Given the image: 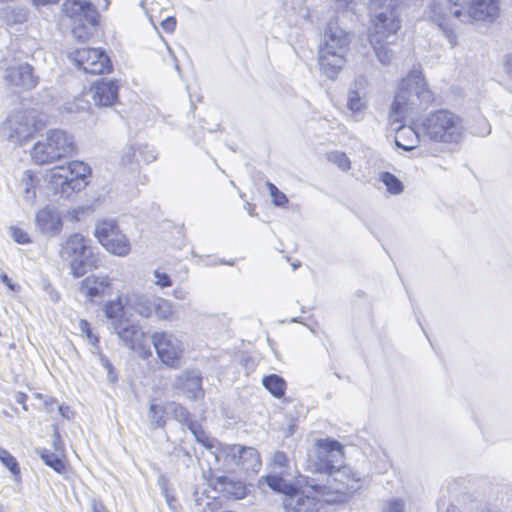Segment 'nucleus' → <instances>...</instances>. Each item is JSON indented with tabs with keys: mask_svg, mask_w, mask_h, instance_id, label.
Listing matches in <instances>:
<instances>
[{
	"mask_svg": "<svg viewBox=\"0 0 512 512\" xmlns=\"http://www.w3.org/2000/svg\"><path fill=\"white\" fill-rule=\"evenodd\" d=\"M371 18L375 17L380 23L381 19L399 18L397 0H371L370 4ZM378 26L381 28L380 24Z\"/></svg>",
	"mask_w": 512,
	"mask_h": 512,
	"instance_id": "obj_26",
	"label": "nucleus"
},
{
	"mask_svg": "<svg viewBox=\"0 0 512 512\" xmlns=\"http://www.w3.org/2000/svg\"><path fill=\"white\" fill-rule=\"evenodd\" d=\"M367 86L368 80L363 75L356 77L351 84L347 94V107L353 113L359 112L365 107L363 95Z\"/></svg>",
	"mask_w": 512,
	"mask_h": 512,
	"instance_id": "obj_23",
	"label": "nucleus"
},
{
	"mask_svg": "<svg viewBox=\"0 0 512 512\" xmlns=\"http://www.w3.org/2000/svg\"><path fill=\"white\" fill-rule=\"evenodd\" d=\"M0 281L11 291H17L18 286L12 282V280L8 277L7 274L0 271Z\"/></svg>",
	"mask_w": 512,
	"mask_h": 512,
	"instance_id": "obj_52",
	"label": "nucleus"
},
{
	"mask_svg": "<svg viewBox=\"0 0 512 512\" xmlns=\"http://www.w3.org/2000/svg\"><path fill=\"white\" fill-rule=\"evenodd\" d=\"M153 305V312L160 320L170 319L174 313L173 303L165 298L154 297Z\"/></svg>",
	"mask_w": 512,
	"mask_h": 512,
	"instance_id": "obj_36",
	"label": "nucleus"
},
{
	"mask_svg": "<svg viewBox=\"0 0 512 512\" xmlns=\"http://www.w3.org/2000/svg\"><path fill=\"white\" fill-rule=\"evenodd\" d=\"M216 488L221 492L233 496L235 499H242L246 495V488L240 481H234L227 476L216 478Z\"/></svg>",
	"mask_w": 512,
	"mask_h": 512,
	"instance_id": "obj_30",
	"label": "nucleus"
},
{
	"mask_svg": "<svg viewBox=\"0 0 512 512\" xmlns=\"http://www.w3.org/2000/svg\"><path fill=\"white\" fill-rule=\"evenodd\" d=\"M93 512H106V510L102 505L94 504Z\"/></svg>",
	"mask_w": 512,
	"mask_h": 512,
	"instance_id": "obj_63",
	"label": "nucleus"
},
{
	"mask_svg": "<svg viewBox=\"0 0 512 512\" xmlns=\"http://www.w3.org/2000/svg\"><path fill=\"white\" fill-rule=\"evenodd\" d=\"M111 281L107 276L90 275L81 281L79 293L91 302H100L111 292Z\"/></svg>",
	"mask_w": 512,
	"mask_h": 512,
	"instance_id": "obj_16",
	"label": "nucleus"
},
{
	"mask_svg": "<svg viewBox=\"0 0 512 512\" xmlns=\"http://www.w3.org/2000/svg\"><path fill=\"white\" fill-rule=\"evenodd\" d=\"M69 58L77 69L88 74H104L112 69L110 58L101 49L79 48L70 53Z\"/></svg>",
	"mask_w": 512,
	"mask_h": 512,
	"instance_id": "obj_12",
	"label": "nucleus"
},
{
	"mask_svg": "<svg viewBox=\"0 0 512 512\" xmlns=\"http://www.w3.org/2000/svg\"><path fill=\"white\" fill-rule=\"evenodd\" d=\"M72 33L73 35L76 37V38H79V39H82V35H81V28L80 27H76L72 30Z\"/></svg>",
	"mask_w": 512,
	"mask_h": 512,
	"instance_id": "obj_62",
	"label": "nucleus"
},
{
	"mask_svg": "<svg viewBox=\"0 0 512 512\" xmlns=\"http://www.w3.org/2000/svg\"><path fill=\"white\" fill-rule=\"evenodd\" d=\"M101 362L103 366L107 369L108 373L110 374L112 370V365L109 362V360L105 356H101Z\"/></svg>",
	"mask_w": 512,
	"mask_h": 512,
	"instance_id": "obj_60",
	"label": "nucleus"
},
{
	"mask_svg": "<svg viewBox=\"0 0 512 512\" xmlns=\"http://www.w3.org/2000/svg\"><path fill=\"white\" fill-rule=\"evenodd\" d=\"M380 180L386 186L389 193L398 195L403 192V183L394 174L390 172H382Z\"/></svg>",
	"mask_w": 512,
	"mask_h": 512,
	"instance_id": "obj_38",
	"label": "nucleus"
},
{
	"mask_svg": "<svg viewBox=\"0 0 512 512\" xmlns=\"http://www.w3.org/2000/svg\"><path fill=\"white\" fill-rule=\"evenodd\" d=\"M38 229L43 234H57L61 231L62 221L58 211L51 206L40 209L35 216Z\"/></svg>",
	"mask_w": 512,
	"mask_h": 512,
	"instance_id": "obj_21",
	"label": "nucleus"
},
{
	"mask_svg": "<svg viewBox=\"0 0 512 512\" xmlns=\"http://www.w3.org/2000/svg\"><path fill=\"white\" fill-rule=\"evenodd\" d=\"M91 174V168L82 161H71L66 166L52 168L45 176L50 189L63 198L84 189Z\"/></svg>",
	"mask_w": 512,
	"mask_h": 512,
	"instance_id": "obj_5",
	"label": "nucleus"
},
{
	"mask_svg": "<svg viewBox=\"0 0 512 512\" xmlns=\"http://www.w3.org/2000/svg\"><path fill=\"white\" fill-rule=\"evenodd\" d=\"M153 274L156 279L155 284L158 285L159 287L166 288L171 287L173 285V282L167 273L155 270Z\"/></svg>",
	"mask_w": 512,
	"mask_h": 512,
	"instance_id": "obj_48",
	"label": "nucleus"
},
{
	"mask_svg": "<svg viewBox=\"0 0 512 512\" xmlns=\"http://www.w3.org/2000/svg\"><path fill=\"white\" fill-rule=\"evenodd\" d=\"M453 16L461 22L469 19L493 22L499 13L498 0H448Z\"/></svg>",
	"mask_w": 512,
	"mask_h": 512,
	"instance_id": "obj_9",
	"label": "nucleus"
},
{
	"mask_svg": "<svg viewBox=\"0 0 512 512\" xmlns=\"http://www.w3.org/2000/svg\"><path fill=\"white\" fill-rule=\"evenodd\" d=\"M139 5L146 11V14L150 18L151 22L154 23V20H153V17H154L153 12L155 11L154 8L153 7H151L150 9L146 8L144 0H140Z\"/></svg>",
	"mask_w": 512,
	"mask_h": 512,
	"instance_id": "obj_57",
	"label": "nucleus"
},
{
	"mask_svg": "<svg viewBox=\"0 0 512 512\" xmlns=\"http://www.w3.org/2000/svg\"><path fill=\"white\" fill-rule=\"evenodd\" d=\"M53 447L55 450L54 452L64 455V446L61 441L60 434L56 430L54 431V434H53Z\"/></svg>",
	"mask_w": 512,
	"mask_h": 512,
	"instance_id": "obj_51",
	"label": "nucleus"
},
{
	"mask_svg": "<svg viewBox=\"0 0 512 512\" xmlns=\"http://www.w3.org/2000/svg\"><path fill=\"white\" fill-rule=\"evenodd\" d=\"M504 69L507 75L512 78V55L506 57L504 61Z\"/></svg>",
	"mask_w": 512,
	"mask_h": 512,
	"instance_id": "obj_56",
	"label": "nucleus"
},
{
	"mask_svg": "<svg viewBox=\"0 0 512 512\" xmlns=\"http://www.w3.org/2000/svg\"><path fill=\"white\" fill-rule=\"evenodd\" d=\"M350 41L349 33L341 28L337 21L332 20L328 23L318 58L321 72L328 78L335 79L344 66Z\"/></svg>",
	"mask_w": 512,
	"mask_h": 512,
	"instance_id": "obj_1",
	"label": "nucleus"
},
{
	"mask_svg": "<svg viewBox=\"0 0 512 512\" xmlns=\"http://www.w3.org/2000/svg\"><path fill=\"white\" fill-rule=\"evenodd\" d=\"M59 411L63 417L69 418V416H68L69 408L68 407L59 406Z\"/></svg>",
	"mask_w": 512,
	"mask_h": 512,
	"instance_id": "obj_61",
	"label": "nucleus"
},
{
	"mask_svg": "<svg viewBox=\"0 0 512 512\" xmlns=\"http://www.w3.org/2000/svg\"><path fill=\"white\" fill-rule=\"evenodd\" d=\"M11 236L14 239L15 242L19 244H28L30 243V237L29 235L18 227H11L10 228Z\"/></svg>",
	"mask_w": 512,
	"mask_h": 512,
	"instance_id": "obj_47",
	"label": "nucleus"
},
{
	"mask_svg": "<svg viewBox=\"0 0 512 512\" xmlns=\"http://www.w3.org/2000/svg\"><path fill=\"white\" fill-rule=\"evenodd\" d=\"M423 137L441 143H458L464 134L463 120L455 113L439 109L420 120Z\"/></svg>",
	"mask_w": 512,
	"mask_h": 512,
	"instance_id": "obj_4",
	"label": "nucleus"
},
{
	"mask_svg": "<svg viewBox=\"0 0 512 512\" xmlns=\"http://www.w3.org/2000/svg\"><path fill=\"white\" fill-rule=\"evenodd\" d=\"M327 484H321L316 479L306 477V485L317 495L325 496L336 492L341 494L356 492L361 487V478L357 473L352 472L349 467L341 466L331 477Z\"/></svg>",
	"mask_w": 512,
	"mask_h": 512,
	"instance_id": "obj_10",
	"label": "nucleus"
},
{
	"mask_svg": "<svg viewBox=\"0 0 512 512\" xmlns=\"http://www.w3.org/2000/svg\"><path fill=\"white\" fill-rule=\"evenodd\" d=\"M264 481L269 488L277 493L285 495L283 502L287 512H318L319 500L315 496L305 495L299 492L297 487L277 474H268L262 477L260 481Z\"/></svg>",
	"mask_w": 512,
	"mask_h": 512,
	"instance_id": "obj_7",
	"label": "nucleus"
},
{
	"mask_svg": "<svg viewBox=\"0 0 512 512\" xmlns=\"http://www.w3.org/2000/svg\"><path fill=\"white\" fill-rule=\"evenodd\" d=\"M133 152L130 153V165L132 164V159L137 164H148L152 161H154L157 157L156 152L152 146L149 144H136L132 148ZM132 170V167L130 166V171Z\"/></svg>",
	"mask_w": 512,
	"mask_h": 512,
	"instance_id": "obj_33",
	"label": "nucleus"
},
{
	"mask_svg": "<svg viewBox=\"0 0 512 512\" xmlns=\"http://www.w3.org/2000/svg\"><path fill=\"white\" fill-rule=\"evenodd\" d=\"M161 27L164 31L172 33L176 28L175 17L168 16L160 22Z\"/></svg>",
	"mask_w": 512,
	"mask_h": 512,
	"instance_id": "obj_50",
	"label": "nucleus"
},
{
	"mask_svg": "<svg viewBox=\"0 0 512 512\" xmlns=\"http://www.w3.org/2000/svg\"><path fill=\"white\" fill-rule=\"evenodd\" d=\"M272 464L274 471L271 474H277L286 479V470L289 467V459L286 453L282 451L275 452L272 458Z\"/></svg>",
	"mask_w": 512,
	"mask_h": 512,
	"instance_id": "obj_40",
	"label": "nucleus"
},
{
	"mask_svg": "<svg viewBox=\"0 0 512 512\" xmlns=\"http://www.w3.org/2000/svg\"><path fill=\"white\" fill-rule=\"evenodd\" d=\"M421 137H423V134L420 129V123L416 124L415 127L403 126L397 131L395 144L405 151H411L417 147Z\"/></svg>",
	"mask_w": 512,
	"mask_h": 512,
	"instance_id": "obj_24",
	"label": "nucleus"
},
{
	"mask_svg": "<svg viewBox=\"0 0 512 512\" xmlns=\"http://www.w3.org/2000/svg\"><path fill=\"white\" fill-rule=\"evenodd\" d=\"M430 18L433 23H435L438 28L443 32L444 36L447 38L448 42L451 44V46H454L457 42V35L454 31V26L450 22V19L441 13L440 6L434 5Z\"/></svg>",
	"mask_w": 512,
	"mask_h": 512,
	"instance_id": "obj_27",
	"label": "nucleus"
},
{
	"mask_svg": "<svg viewBox=\"0 0 512 512\" xmlns=\"http://www.w3.org/2000/svg\"><path fill=\"white\" fill-rule=\"evenodd\" d=\"M61 256L69 262L70 273L75 278L84 276L88 269L98 267V259L81 234L71 235L61 250Z\"/></svg>",
	"mask_w": 512,
	"mask_h": 512,
	"instance_id": "obj_8",
	"label": "nucleus"
},
{
	"mask_svg": "<svg viewBox=\"0 0 512 512\" xmlns=\"http://www.w3.org/2000/svg\"><path fill=\"white\" fill-rule=\"evenodd\" d=\"M63 9L68 17L83 24L86 22L91 27H95L98 24V11L89 1L67 0L63 5Z\"/></svg>",
	"mask_w": 512,
	"mask_h": 512,
	"instance_id": "obj_15",
	"label": "nucleus"
},
{
	"mask_svg": "<svg viewBox=\"0 0 512 512\" xmlns=\"http://www.w3.org/2000/svg\"><path fill=\"white\" fill-rule=\"evenodd\" d=\"M92 99L97 106H111L118 98V86L114 80L101 78L90 88Z\"/></svg>",
	"mask_w": 512,
	"mask_h": 512,
	"instance_id": "obj_19",
	"label": "nucleus"
},
{
	"mask_svg": "<svg viewBox=\"0 0 512 512\" xmlns=\"http://www.w3.org/2000/svg\"><path fill=\"white\" fill-rule=\"evenodd\" d=\"M32 1H33L34 5L41 6V5H47V4H55L59 0H32Z\"/></svg>",
	"mask_w": 512,
	"mask_h": 512,
	"instance_id": "obj_59",
	"label": "nucleus"
},
{
	"mask_svg": "<svg viewBox=\"0 0 512 512\" xmlns=\"http://www.w3.org/2000/svg\"><path fill=\"white\" fill-rule=\"evenodd\" d=\"M266 186L269 190V194L272 198V202L275 206L280 208L287 207L289 200L286 194L280 191L275 184L270 181L266 182Z\"/></svg>",
	"mask_w": 512,
	"mask_h": 512,
	"instance_id": "obj_42",
	"label": "nucleus"
},
{
	"mask_svg": "<svg viewBox=\"0 0 512 512\" xmlns=\"http://www.w3.org/2000/svg\"><path fill=\"white\" fill-rule=\"evenodd\" d=\"M189 292L183 288H176L173 291V296L178 300H186L188 298Z\"/></svg>",
	"mask_w": 512,
	"mask_h": 512,
	"instance_id": "obj_53",
	"label": "nucleus"
},
{
	"mask_svg": "<svg viewBox=\"0 0 512 512\" xmlns=\"http://www.w3.org/2000/svg\"><path fill=\"white\" fill-rule=\"evenodd\" d=\"M36 453L39 455L45 465L52 468L58 474H64L67 470L64 455L53 452L46 448H36Z\"/></svg>",
	"mask_w": 512,
	"mask_h": 512,
	"instance_id": "obj_31",
	"label": "nucleus"
},
{
	"mask_svg": "<svg viewBox=\"0 0 512 512\" xmlns=\"http://www.w3.org/2000/svg\"><path fill=\"white\" fill-rule=\"evenodd\" d=\"M343 445L336 439L327 437L315 440L307 452L305 469L313 474L330 478L343 464Z\"/></svg>",
	"mask_w": 512,
	"mask_h": 512,
	"instance_id": "obj_3",
	"label": "nucleus"
},
{
	"mask_svg": "<svg viewBox=\"0 0 512 512\" xmlns=\"http://www.w3.org/2000/svg\"><path fill=\"white\" fill-rule=\"evenodd\" d=\"M45 126V121L37 115L35 110L17 113L6 122L5 129L9 130V139L16 143H22L31 138L34 133Z\"/></svg>",
	"mask_w": 512,
	"mask_h": 512,
	"instance_id": "obj_11",
	"label": "nucleus"
},
{
	"mask_svg": "<svg viewBox=\"0 0 512 512\" xmlns=\"http://www.w3.org/2000/svg\"><path fill=\"white\" fill-rule=\"evenodd\" d=\"M157 483L161 490V494H166L167 492H169L168 481L163 475H160L158 477Z\"/></svg>",
	"mask_w": 512,
	"mask_h": 512,
	"instance_id": "obj_54",
	"label": "nucleus"
},
{
	"mask_svg": "<svg viewBox=\"0 0 512 512\" xmlns=\"http://www.w3.org/2000/svg\"><path fill=\"white\" fill-rule=\"evenodd\" d=\"M165 410L156 404H151L150 406V419L152 424L156 427H164L166 424L164 414Z\"/></svg>",
	"mask_w": 512,
	"mask_h": 512,
	"instance_id": "obj_44",
	"label": "nucleus"
},
{
	"mask_svg": "<svg viewBox=\"0 0 512 512\" xmlns=\"http://www.w3.org/2000/svg\"><path fill=\"white\" fill-rule=\"evenodd\" d=\"M36 182L37 180L29 171L25 173V177L20 182L23 189V198L28 203H34L36 199Z\"/></svg>",
	"mask_w": 512,
	"mask_h": 512,
	"instance_id": "obj_37",
	"label": "nucleus"
},
{
	"mask_svg": "<svg viewBox=\"0 0 512 512\" xmlns=\"http://www.w3.org/2000/svg\"><path fill=\"white\" fill-rule=\"evenodd\" d=\"M328 160L337 165L343 171L350 169V160L343 152L334 151L329 153Z\"/></svg>",
	"mask_w": 512,
	"mask_h": 512,
	"instance_id": "obj_43",
	"label": "nucleus"
},
{
	"mask_svg": "<svg viewBox=\"0 0 512 512\" xmlns=\"http://www.w3.org/2000/svg\"><path fill=\"white\" fill-rule=\"evenodd\" d=\"M384 512H403L404 511V502L400 499H391L386 503V506L383 508Z\"/></svg>",
	"mask_w": 512,
	"mask_h": 512,
	"instance_id": "obj_49",
	"label": "nucleus"
},
{
	"mask_svg": "<svg viewBox=\"0 0 512 512\" xmlns=\"http://www.w3.org/2000/svg\"><path fill=\"white\" fill-rule=\"evenodd\" d=\"M380 22L381 28L378 26V19L375 17L371 18L373 28L369 36L370 41L381 42L387 41L388 39H395L397 32L401 28L400 18H383Z\"/></svg>",
	"mask_w": 512,
	"mask_h": 512,
	"instance_id": "obj_22",
	"label": "nucleus"
},
{
	"mask_svg": "<svg viewBox=\"0 0 512 512\" xmlns=\"http://www.w3.org/2000/svg\"><path fill=\"white\" fill-rule=\"evenodd\" d=\"M165 498V501L167 503V505L169 506V508L173 511H176V505H175V502H176V499L174 498V496H172L169 492H167L166 494H162Z\"/></svg>",
	"mask_w": 512,
	"mask_h": 512,
	"instance_id": "obj_55",
	"label": "nucleus"
},
{
	"mask_svg": "<svg viewBox=\"0 0 512 512\" xmlns=\"http://www.w3.org/2000/svg\"><path fill=\"white\" fill-rule=\"evenodd\" d=\"M433 101L434 95L427 87L422 71L413 69L402 79L391 110L394 114L402 115L412 112L421 105L427 106Z\"/></svg>",
	"mask_w": 512,
	"mask_h": 512,
	"instance_id": "obj_2",
	"label": "nucleus"
},
{
	"mask_svg": "<svg viewBox=\"0 0 512 512\" xmlns=\"http://www.w3.org/2000/svg\"><path fill=\"white\" fill-rule=\"evenodd\" d=\"M105 315L111 321L114 332L125 343H128V318L126 309L119 297L105 306Z\"/></svg>",
	"mask_w": 512,
	"mask_h": 512,
	"instance_id": "obj_17",
	"label": "nucleus"
},
{
	"mask_svg": "<svg viewBox=\"0 0 512 512\" xmlns=\"http://www.w3.org/2000/svg\"><path fill=\"white\" fill-rule=\"evenodd\" d=\"M94 235L108 252L118 256H125L128 253L126 235L119 230L115 221L103 220L97 222Z\"/></svg>",
	"mask_w": 512,
	"mask_h": 512,
	"instance_id": "obj_13",
	"label": "nucleus"
},
{
	"mask_svg": "<svg viewBox=\"0 0 512 512\" xmlns=\"http://www.w3.org/2000/svg\"><path fill=\"white\" fill-rule=\"evenodd\" d=\"M4 80L9 85L23 90L35 88L38 82V78L34 75L33 67L28 63L9 67L5 72Z\"/></svg>",
	"mask_w": 512,
	"mask_h": 512,
	"instance_id": "obj_18",
	"label": "nucleus"
},
{
	"mask_svg": "<svg viewBox=\"0 0 512 512\" xmlns=\"http://www.w3.org/2000/svg\"><path fill=\"white\" fill-rule=\"evenodd\" d=\"M153 302L154 297L144 294H133L130 296V316L132 315V311L141 317H150L153 313V307L155 306Z\"/></svg>",
	"mask_w": 512,
	"mask_h": 512,
	"instance_id": "obj_28",
	"label": "nucleus"
},
{
	"mask_svg": "<svg viewBox=\"0 0 512 512\" xmlns=\"http://www.w3.org/2000/svg\"><path fill=\"white\" fill-rule=\"evenodd\" d=\"M262 385L275 398L284 397L287 389V383L283 377L277 374H269L263 377Z\"/></svg>",
	"mask_w": 512,
	"mask_h": 512,
	"instance_id": "obj_32",
	"label": "nucleus"
},
{
	"mask_svg": "<svg viewBox=\"0 0 512 512\" xmlns=\"http://www.w3.org/2000/svg\"><path fill=\"white\" fill-rule=\"evenodd\" d=\"M291 322H292V323H302V322L299 320V318H292V319H291Z\"/></svg>",
	"mask_w": 512,
	"mask_h": 512,
	"instance_id": "obj_64",
	"label": "nucleus"
},
{
	"mask_svg": "<svg viewBox=\"0 0 512 512\" xmlns=\"http://www.w3.org/2000/svg\"><path fill=\"white\" fill-rule=\"evenodd\" d=\"M166 409L177 421L185 424L187 427L189 422H195L191 419L189 411L177 403L169 404Z\"/></svg>",
	"mask_w": 512,
	"mask_h": 512,
	"instance_id": "obj_41",
	"label": "nucleus"
},
{
	"mask_svg": "<svg viewBox=\"0 0 512 512\" xmlns=\"http://www.w3.org/2000/svg\"><path fill=\"white\" fill-rule=\"evenodd\" d=\"M472 133L477 136H487L491 133V125L485 118H480L473 127Z\"/></svg>",
	"mask_w": 512,
	"mask_h": 512,
	"instance_id": "obj_46",
	"label": "nucleus"
},
{
	"mask_svg": "<svg viewBox=\"0 0 512 512\" xmlns=\"http://www.w3.org/2000/svg\"><path fill=\"white\" fill-rule=\"evenodd\" d=\"M151 346H153V335L150 336L130 324V349L142 358H147L152 355Z\"/></svg>",
	"mask_w": 512,
	"mask_h": 512,
	"instance_id": "obj_25",
	"label": "nucleus"
},
{
	"mask_svg": "<svg viewBox=\"0 0 512 512\" xmlns=\"http://www.w3.org/2000/svg\"><path fill=\"white\" fill-rule=\"evenodd\" d=\"M395 39H388L387 41L374 42L370 41L377 59L383 64L388 65L391 63L395 56V52L388 47L389 44H393Z\"/></svg>",
	"mask_w": 512,
	"mask_h": 512,
	"instance_id": "obj_34",
	"label": "nucleus"
},
{
	"mask_svg": "<svg viewBox=\"0 0 512 512\" xmlns=\"http://www.w3.org/2000/svg\"><path fill=\"white\" fill-rule=\"evenodd\" d=\"M236 465L245 471L257 472L261 466L258 451L252 447L235 445L230 451Z\"/></svg>",
	"mask_w": 512,
	"mask_h": 512,
	"instance_id": "obj_20",
	"label": "nucleus"
},
{
	"mask_svg": "<svg viewBox=\"0 0 512 512\" xmlns=\"http://www.w3.org/2000/svg\"><path fill=\"white\" fill-rule=\"evenodd\" d=\"M75 150L74 136L62 129H51L46 136L37 141L32 150L31 158L35 164L53 163L71 154Z\"/></svg>",
	"mask_w": 512,
	"mask_h": 512,
	"instance_id": "obj_6",
	"label": "nucleus"
},
{
	"mask_svg": "<svg viewBox=\"0 0 512 512\" xmlns=\"http://www.w3.org/2000/svg\"><path fill=\"white\" fill-rule=\"evenodd\" d=\"M188 429L194 435L196 441L205 448L212 449L215 447L216 439L211 438L197 421L189 422Z\"/></svg>",
	"mask_w": 512,
	"mask_h": 512,
	"instance_id": "obj_35",
	"label": "nucleus"
},
{
	"mask_svg": "<svg viewBox=\"0 0 512 512\" xmlns=\"http://www.w3.org/2000/svg\"><path fill=\"white\" fill-rule=\"evenodd\" d=\"M27 399V396L24 393H17L15 396V400L17 403L22 404L23 408L27 410V407L25 406V401Z\"/></svg>",
	"mask_w": 512,
	"mask_h": 512,
	"instance_id": "obj_58",
	"label": "nucleus"
},
{
	"mask_svg": "<svg viewBox=\"0 0 512 512\" xmlns=\"http://www.w3.org/2000/svg\"><path fill=\"white\" fill-rule=\"evenodd\" d=\"M153 346L163 364L171 368L179 367L184 347L175 335L168 332H155Z\"/></svg>",
	"mask_w": 512,
	"mask_h": 512,
	"instance_id": "obj_14",
	"label": "nucleus"
},
{
	"mask_svg": "<svg viewBox=\"0 0 512 512\" xmlns=\"http://www.w3.org/2000/svg\"><path fill=\"white\" fill-rule=\"evenodd\" d=\"M79 330L86 337V339L89 341V343L93 347H95V348L98 347L99 338H98V336L93 334L91 327H90V323L87 320L81 319L79 321Z\"/></svg>",
	"mask_w": 512,
	"mask_h": 512,
	"instance_id": "obj_45",
	"label": "nucleus"
},
{
	"mask_svg": "<svg viewBox=\"0 0 512 512\" xmlns=\"http://www.w3.org/2000/svg\"><path fill=\"white\" fill-rule=\"evenodd\" d=\"M0 462L18 480L20 478V467L16 458L6 449L0 447Z\"/></svg>",
	"mask_w": 512,
	"mask_h": 512,
	"instance_id": "obj_39",
	"label": "nucleus"
},
{
	"mask_svg": "<svg viewBox=\"0 0 512 512\" xmlns=\"http://www.w3.org/2000/svg\"><path fill=\"white\" fill-rule=\"evenodd\" d=\"M183 388L190 393V397L197 399L203 396L202 376L197 370L186 371L180 378Z\"/></svg>",
	"mask_w": 512,
	"mask_h": 512,
	"instance_id": "obj_29",
	"label": "nucleus"
}]
</instances>
